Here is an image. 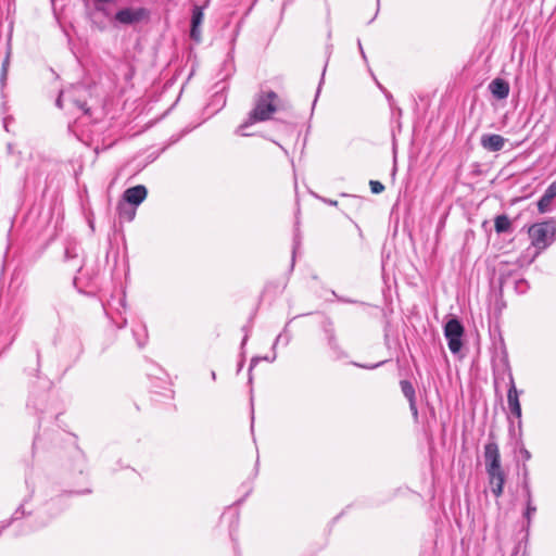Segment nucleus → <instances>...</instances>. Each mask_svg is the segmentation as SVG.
I'll list each match as a JSON object with an SVG mask.
<instances>
[{
    "instance_id": "obj_23",
    "label": "nucleus",
    "mask_w": 556,
    "mask_h": 556,
    "mask_svg": "<svg viewBox=\"0 0 556 556\" xmlns=\"http://www.w3.org/2000/svg\"><path fill=\"white\" fill-rule=\"evenodd\" d=\"M513 278V273H508L506 275H502L500 277V292H503V287L510 281Z\"/></svg>"
},
{
    "instance_id": "obj_15",
    "label": "nucleus",
    "mask_w": 556,
    "mask_h": 556,
    "mask_svg": "<svg viewBox=\"0 0 556 556\" xmlns=\"http://www.w3.org/2000/svg\"><path fill=\"white\" fill-rule=\"evenodd\" d=\"M494 227L497 233H504L511 230V223L507 215H497L494 220Z\"/></svg>"
},
{
    "instance_id": "obj_6",
    "label": "nucleus",
    "mask_w": 556,
    "mask_h": 556,
    "mask_svg": "<svg viewBox=\"0 0 556 556\" xmlns=\"http://www.w3.org/2000/svg\"><path fill=\"white\" fill-rule=\"evenodd\" d=\"M321 329L326 336L327 344L330 350L334 353L337 358L346 357V353L342 350L339 344V340L336 334L334 324L330 317H326L321 321Z\"/></svg>"
},
{
    "instance_id": "obj_22",
    "label": "nucleus",
    "mask_w": 556,
    "mask_h": 556,
    "mask_svg": "<svg viewBox=\"0 0 556 556\" xmlns=\"http://www.w3.org/2000/svg\"><path fill=\"white\" fill-rule=\"evenodd\" d=\"M543 194L552 199L556 197V179L546 188Z\"/></svg>"
},
{
    "instance_id": "obj_34",
    "label": "nucleus",
    "mask_w": 556,
    "mask_h": 556,
    "mask_svg": "<svg viewBox=\"0 0 556 556\" xmlns=\"http://www.w3.org/2000/svg\"><path fill=\"white\" fill-rule=\"evenodd\" d=\"M85 105H86V104L84 103V104L79 105V108H80L81 110H84L85 112H87L88 110H87V109H85Z\"/></svg>"
},
{
    "instance_id": "obj_18",
    "label": "nucleus",
    "mask_w": 556,
    "mask_h": 556,
    "mask_svg": "<svg viewBox=\"0 0 556 556\" xmlns=\"http://www.w3.org/2000/svg\"><path fill=\"white\" fill-rule=\"evenodd\" d=\"M526 504H527V507H526L523 517L527 519V523L529 526L531 522L532 515L536 511V507L532 501H526Z\"/></svg>"
},
{
    "instance_id": "obj_14",
    "label": "nucleus",
    "mask_w": 556,
    "mask_h": 556,
    "mask_svg": "<svg viewBox=\"0 0 556 556\" xmlns=\"http://www.w3.org/2000/svg\"><path fill=\"white\" fill-rule=\"evenodd\" d=\"M64 261L71 265V269L79 271L83 267L75 245H67L64 251Z\"/></svg>"
},
{
    "instance_id": "obj_4",
    "label": "nucleus",
    "mask_w": 556,
    "mask_h": 556,
    "mask_svg": "<svg viewBox=\"0 0 556 556\" xmlns=\"http://www.w3.org/2000/svg\"><path fill=\"white\" fill-rule=\"evenodd\" d=\"M150 11L146 8H124L118 10L114 15V21L121 25H134L142 21L149 20Z\"/></svg>"
},
{
    "instance_id": "obj_35",
    "label": "nucleus",
    "mask_w": 556,
    "mask_h": 556,
    "mask_svg": "<svg viewBox=\"0 0 556 556\" xmlns=\"http://www.w3.org/2000/svg\"><path fill=\"white\" fill-rule=\"evenodd\" d=\"M279 338H280V336H278V337L276 338V341H275L274 346H273L274 349H275V346H276L277 342L279 341Z\"/></svg>"
},
{
    "instance_id": "obj_7",
    "label": "nucleus",
    "mask_w": 556,
    "mask_h": 556,
    "mask_svg": "<svg viewBox=\"0 0 556 556\" xmlns=\"http://www.w3.org/2000/svg\"><path fill=\"white\" fill-rule=\"evenodd\" d=\"M483 456H484L485 469L491 467V466H494V465H497V464L502 463L501 462L500 447H498V444L496 442V437H495V434L493 432L489 433V441L484 445Z\"/></svg>"
},
{
    "instance_id": "obj_17",
    "label": "nucleus",
    "mask_w": 556,
    "mask_h": 556,
    "mask_svg": "<svg viewBox=\"0 0 556 556\" xmlns=\"http://www.w3.org/2000/svg\"><path fill=\"white\" fill-rule=\"evenodd\" d=\"M514 289L518 294H525L529 290V283L523 278L514 279Z\"/></svg>"
},
{
    "instance_id": "obj_30",
    "label": "nucleus",
    "mask_w": 556,
    "mask_h": 556,
    "mask_svg": "<svg viewBox=\"0 0 556 556\" xmlns=\"http://www.w3.org/2000/svg\"><path fill=\"white\" fill-rule=\"evenodd\" d=\"M62 97H63V93L61 92L55 101V104L58 108L62 109L63 108V104H62Z\"/></svg>"
},
{
    "instance_id": "obj_19",
    "label": "nucleus",
    "mask_w": 556,
    "mask_h": 556,
    "mask_svg": "<svg viewBox=\"0 0 556 556\" xmlns=\"http://www.w3.org/2000/svg\"><path fill=\"white\" fill-rule=\"evenodd\" d=\"M369 186H370L371 192L375 194H379L384 190V185L378 180H370Z\"/></svg>"
},
{
    "instance_id": "obj_3",
    "label": "nucleus",
    "mask_w": 556,
    "mask_h": 556,
    "mask_svg": "<svg viewBox=\"0 0 556 556\" xmlns=\"http://www.w3.org/2000/svg\"><path fill=\"white\" fill-rule=\"evenodd\" d=\"M465 328L458 318L453 317L444 325V337L452 354L456 355L463 348Z\"/></svg>"
},
{
    "instance_id": "obj_38",
    "label": "nucleus",
    "mask_w": 556,
    "mask_h": 556,
    "mask_svg": "<svg viewBox=\"0 0 556 556\" xmlns=\"http://www.w3.org/2000/svg\"><path fill=\"white\" fill-rule=\"evenodd\" d=\"M321 84H323V79L319 80L318 87H321Z\"/></svg>"
},
{
    "instance_id": "obj_11",
    "label": "nucleus",
    "mask_w": 556,
    "mask_h": 556,
    "mask_svg": "<svg viewBox=\"0 0 556 556\" xmlns=\"http://www.w3.org/2000/svg\"><path fill=\"white\" fill-rule=\"evenodd\" d=\"M480 144L490 152H497L504 148L505 138L497 134H484L480 138Z\"/></svg>"
},
{
    "instance_id": "obj_2",
    "label": "nucleus",
    "mask_w": 556,
    "mask_h": 556,
    "mask_svg": "<svg viewBox=\"0 0 556 556\" xmlns=\"http://www.w3.org/2000/svg\"><path fill=\"white\" fill-rule=\"evenodd\" d=\"M528 235L535 249L545 250L555 241L556 223L554 220L535 223L529 227Z\"/></svg>"
},
{
    "instance_id": "obj_13",
    "label": "nucleus",
    "mask_w": 556,
    "mask_h": 556,
    "mask_svg": "<svg viewBox=\"0 0 556 556\" xmlns=\"http://www.w3.org/2000/svg\"><path fill=\"white\" fill-rule=\"evenodd\" d=\"M203 11L200 7H194L191 15V28H190V37L192 40L199 42L201 40V31L200 25L203 22Z\"/></svg>"
},
{
    "instance_id": "obj_31",
    "label": "nucleus",
    "mask_w": 556,
    "mask_h": 556,
    "mask_svg": "<svg viewBox=\"0 0 556 556\" xmlns=\"http://www.w3.org/2000/svg\"><path fill=\"white\" fill-rule=\"evenodd\" d=\"M357 43H358V48H359V51H361V54H362L363 59H366V55H365V52H364L363 46H362V43H361V40H358V42H357Z\"/></svg>"
},
{
    "instance_id": "obj_36",
    "label": "nucleus",
    "mask_w": 556,
    "mask_h": 556,
    "mask_svg": "<svg viewBox=\"0 0 556 556\" xmlns=\"http://www.w3.org/2000/svg\"><path fill=\"white\" fill-rule=\"evenodd\" d=\"M326 67H327V64L325 65L324 70H323V76L325 75L326 73Z\"/></svg>"
},
{
    "instance_id": "obj_28",
    "label": "nucleus",
    "mask_w": 556,
    "mask_h": 556,
    "mask_svg": "<svg viewBox=\"0 0 556 556\" xmlns=\"http://www.w3.org/2000/svg\"><path fill=\"white\" fill-rule=\"evenodd\" d=\"M320 199L326 204H329V205H332V206H337L338 205V201H336V200L326 199V198H320Z\"/></svg>"
},
{
    "instance_id": "obj_1",
    "label": "nucleus",
    "mask_w": 556,
    "mask_h": 556,
    "mask_svg": "<svg viewBox=\"0 0 556 556\" xmlns=\"http://www.w3.org/2000/svg\"><path fill=\"white\" fill-rule=\"evenodd\" d=\"M291 104L279 98L278 93L271 89L261 88L253 97V109L249 112L247 118L238 126L236 134L249 136L244 130L256 123L267 122L279 111H289Z\"/></svg>"
},
{
    "instance_id": "obj_8",
    "label": "nucleus",
    "mask_w": 556,
    "mask_h": 556,
    "mask_svg": "<svg viewBox=\"0 0 556 556\" xmlns=\"http://www.w3.org/2000/svg\"><path fill=\"white\" fill-rule=\"evenodd\" d=\"M507 404L509 412L518 419V427H521V405L519 402V393L515 386L514 378L509 377V388L507 391Z\"/></svg>"
},
{
    "instance_id": "obj_10",
    "label": "nucleus",
    "mask_w": 556,
    "mask_h": 556,
    "mask_svg": "<svg viewBox=\"0 0 556 556\" xmlns=\"http://www.w3.org/2000/svg\"><path fill=\"white\" fill-rule=\"evenodd\" d=\"M147 194V188L143 185H137L135 187L126 189L123 194V198L127 203L137 206L144 201Z\"/></svg>"
},
{
    "instance_id": "obj_20",
    "label": "nucleus",
    "mask_w": 556,
    "mask_h": 556,
    "mask_svg": "<svg viewBox=\"0 0 556 556\" xmlns=\"http://www.w3.org/2000/svg\"><path fill=\"white\" fill-rule=\"evenodd\" d=\"M527 471H525V480H523V483H522V489L525 491V494H526V500L527 501H532V492H531V488H530V484H529V481L527 479Z\"/></svg>"
},
{
    "instance_id": "obj_16",
    "label": "nucleus",
    "mask_w": 556,
    "mask_h": 556,
    "mask_svg": "<svg viewBox=\"0 0 556 556\" xmlns=\"http://www.w3.org/2000/svg\"><path fill=\"white\" fill-rule=\"evenodd\" d=\"M552 202V198H548L547 195L543 194L538 201V211L541 214L547 213L551 210Z\"/></svg>"
},
{
    "instance_id": "obj_21",
    "label": "nucleus",
    "mask_w": 556,
    "mask_h": 556,
    "mask_svg": "<svg viewBox=\"0 0 556 556\" xmlns=\"http://www.w3.org/2000/svg\"><path fill=\"white\" fill-rule=\"evenodd\" d=\"M118 210H119V216L121 217H125L129 222L134 219L135 214H136L135 208H131L130 211H127V210H124V208H122L119 206Z\"/></svg>"
},
{
    "instance_id": "obj_9",
    "label": "nucleus",
    "mask_w": 556,
    "mask_h": 556,
    "mask_svg": "<svg viewBox=\"0 0 556 556\" xmlns=\"http://www.w3.org/2000/svg\"><path fill=\"white\" fill-rule=\"evenodd\" d=\"M400 387L403 395L409 403V409L415 420H418V408L416 401V391L413 383L409 380H401Z\"/></svg>"
},
{
    "instance_id": "obj_37",
    "label": "nucleus",
    "mask_w": 556,
    "mask_h": 556,
    "mask_svg": "<svg viewBox=\"0 0 556 556\" xmlns=\"http://www.w3.org/2000/svg\"><path fill=\"white\" fill-rule=\"evenodd\" d=\"M321 84H323V79L319 80L318 87H321Z\"/></svg>"
},
{
    "instance_id": "obj_32",
    "label": "nucleus",
    "mask_w": 556,
    "mask_h": 556,
    "mask_svg": "<svg viewBox=\"0 0 556 556\" xmlns=\"http://www.w3.org/2000/svg\"><path fill=\"white\" fill-rule=\"evenodd\" d=\"M248 333L244 336L243 340H242V345H244L247 343V340H248Z\"/></svg>"
},
{
    "instance_id": "obj_26",
    "label": "nucleus",
    "mask_w": 556,
    "mask_h": 556,
    "mask_svg": "<svg viewBox=\"0 0 556 556\" xmlns=\"http://www.w3.org/2000/svg\"><path fill=\"white\" fill-rule=\"evenodd\" d=\"M384 362H380V363H377L375 365H370V366H367V365H361L358 363H353V365L357 366V367H362V368H367V369H375L377 367H379L380 365H382Z\"/></svg>"
},
{
    "instance_id": "obj_27",
    "label": "nucleus",
    "mask_w": 556,
    "mask_h": 556,
    "mask_svg": "<svg viewBox=\"0 0 556 556\" xmlns=\"http://www.w3.org/2000/svg\"><path fill=\"white\" fill-rule=\"evenodd\" d=\"M520 454L525 462H527L531 458V453L525 447L520 450Z\"/></svg>"
},
{
    "instance_id": "obj_29",
    "label": "nucleus",
    "mask_w": 556,
    "mask_h": 556,
    "mask_svg": "<svg viewBox=\"0 0 556 556\" xmlns=\"http://www.w3.org/2000/svg\"><path fill=\"white\" fill-rule=\"evenodd\" d=\"M96 10L99 11V12H102L105 16L110 15V12L105 8H103V7L97 5Z\"/></svg>"
},
{
    "instance_id": "obj_24",
    "label": "nucleus",
    "mask_w": 556,
    "mask_h": 556,
    "mask_svg": "<svg viewBox=\"0 0 556 556\" xmlns=\"http://www.w3.org/2000/svg\"><path fill=\"white\" fill-rule=\"evenodd\" d=\"M260 359H261L260 357H253V358L251 359V364H250V367H249V374H250V378H249V380H250V381L252 380L251 372H252L253 368L255 367V365L257 364V362H258ZM262 359L269 361V358H268V357H263Z\"/></svg>"
},
{
    "instance_id": "obj_12",
    "label": "nucleus",
    "mask_w": 556,
    "mask_h": 556,
    "mask_svg": "<svg viewBox=\"0 0 556 556\" xmlns=\"http://www.w3.org/2000/svg\"><path fill=\"white\" fill-rule=\"evenodd\" d=\"M509 84L503 78H495L489 84V90L497 100L506 99L509 94Z\"/></svg>"
},
{
    "instance_id": "obj_25",
    "label": "nucleus",
    "mask_w": 556,
    "mask_h": 556,
    "mask_svg": "<svg viewBox=\"0 0 556 556\" xmlns=\"http://www.w3.org/2000/svg\"><path fill=\"white\" fill-rule=\"evenodd\" d=\"M299 244H300V240H299L298 235H295L294 240H293V250H292V265L294 264L295 253H296V249H298Z\"/></svg>"
},
{
    "instance_id": "obj_5",
    "label": "nucleus",
    "mask_w": 556,
    "mask_h": 556,
    "mask_svg": "<svg viewBox=\"0 0 556 556\" xmlns=\"http://www.w3.org/2000/svg\"><path fill=\"white\" fill-rule=\"evenodd\" d=\"M485 471L493 495L495 497L502 496L506 482V473L502 467V463L486 468Z\"/></svg>"
},
{
    "instance_id": "obj_33",
    "label": "nucleus",
    "mask_w": 556,
    "mask_h": 556,
    "mask_svg": "<svg viewBox=\"0 0 556 556\" xmlns=\"http://www.w3.org/2000/svg\"><path fill=\"white\" fill-rule=\"evenodd\" d=\"M7 64H8V60H5V62L3 63V74L5 73L7 71Z\"/></svg>"
}]
</instances>
